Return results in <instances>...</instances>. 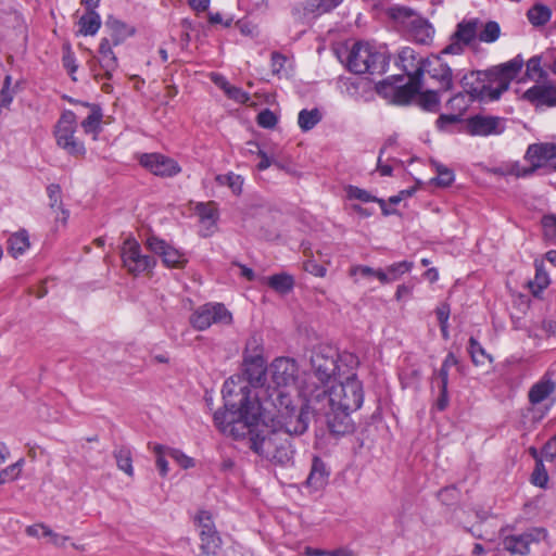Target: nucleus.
I'll return each mask as SVG.
<instances>
[{
	"label": "nucleus",
	"instance_id": "nucleus-21",
	"mask_svg": "<svg viewBox=\"0 0 556 556\" xmlns=\"http://www.w3.org/2000/svg\"><path fill=\"white\" fill-rule=\"evenodd\" d=\"M399 61L408 78H422L425 59H418L413 49L404 48L399 54Z\"/></svg>",
	"mask_w": 556,
	"mask_h": 556
},
{
	"label": "nucleus",
	"instance_id": "nucleus-28",
	"mask_svg": "<svg viewBox=\"0 0 556 556\" xmlns=\"http://www.w3.org/2000/svg\"><path fill=\"white\" fill-rule=\"evenodd\" d=\"M555 390V383L549 379H542L529 390L528 397L531 404L536 405L546 400Z\"/></svg>",
	"mask_w": 556,
	"mask_h": 556
},
{
	"label": "nucleus",
	"instance_id": "nucleus-1",
	"mask_svg": "<svg viewBox=\"0 0 556 556\" xmlns=\"http://www.w3.org/2000/svg\"><path fill=\"white\" fill-rule=\"evenodd\" d=\"M235 379L223 386L225 410L214 414V422L226 435L240 439L254 420L269 424L289 435H301L308 427V413L289 391L262 388L252 394L248 386L235 391Z\"/></svg>",
	"mask_w": 556,
	"mask_h": 556
},
{
	"label": "nucleus",
	"instance_id": "nucleus-26",
	"mask_svg": "<svg viewBox=\"0 0 556 556\" xmlns=\"http://www.w3.org/2000/svg\"><path fill=\"white\" fill-rule=\"evenodd\" d=\"M328 475L325 463L319 457H314L306 483L314 490H319L326 484Z\"/></svg>",
	"mask_w": 556,
	"mask_h": 556
},
{
	"label": "nucleus",
	"instance_id": "nucleus-58",
	"mask_svg": "<svg viewBox=\"0 0 556 556\" xmlns=\"http://www.w3.org/2000/svg\"><path fill=\"white\" fill-rule=\"evenodd\" d=\"M304 270L316 276V277H325L327 273V268L324 265L318 264L314 260H308L303 264Z\"/></svg>",
	"mask_w": 556,
	"mask_h": 556
},
{
	"label": "nucleus",
	"instance_id": "nucleus-30",
	"mask_svg": "<svg viewBox=\"0 0 556 556\" xmlns=\"http://www.w3.org/2000/svg\"><path fill=\"white\" fill-rule=\"evenodd\" d=\"M29 247V237L24 229L13 233L8 240V252L15 258L24 254Z\"/></svg>",
	"mask_w": 556,
	"mask_h": 556
},
{
	"label": "nucleus",
	"instance_id": "nucleus-49",
	"mask_svg": "<svg viewBox=\"0 0 556 556\" xmlns=\"http://www.w3.org/2000/svg\"><path fill=\"white\" fill-rule=\"evenodd\" d=\"M531 482L540 488H545L548 482V475L542 463H536L531 475Z\"/></svg>",
	"mask_w": 556,
	"mask_h": 556
},
{
	"label": "nucleus",
	"instance_id": "nucleus-56",
	"mask_svg": "<svg viewBox=\"0 0 556 556\" xmlns=\"http://www.w3.org/2000/svg\"><path fill=\"white\" fill-rule=\"evenodd\" d=\"M467 45L463 42L460 39L455 38V35L452 36L450 45H447L443 50V54H460L463 53L465 47Z\"/></svg>",
	"mask_w": 556,
	"mask_h": 556
},
{
	"label": "nucleus",
	"instance_id": "nucleus-61",
	"mask_svg": "<svg viewBox=\"0 0 556 556\" xmlns=\"http://www.w3.org/2000/svg\"><path fill=\"white\" fill-rule=\"evenodd\" d=\"M287 58L279 52L271 53V72L273 74H279L285 67Z\"/></svg>",
	"mask_w": 556,
	"mask_h": 556
},
{
	"label": "nucleus",
	"instance_id": "nucleus-57",
	"mask_svg": "<svg viewBox=\"0 0 556 556\" xmlns=\"http://www.w3.org/2000/svg\"><path fill=\"white\" fill-rule=\"evenodd\" d=\"M11 85V76L7 75L4 78V84L2 87V90L0 92V106L9 108L13 100V96L11 91L9 90Z\"/></svg>",
	"mask_w": 556,
	"mask_h": 556
},
{
	"label": "nucleus",
	"instance_id": "nucleus-35",
	"mask_svg": "<svg viewBox=\"0 0 556 556\" xmlns=\"http://www.w3.org/2000/svg\"><path fill=\"white\" fill-rule=\"evenodd\" d=\"M268 286L279 293H288L294 286V280L287 274H277L268 278Z\"/></svg>",
	"mask_w": 556,
	"mask_h": 556
},
{
	"label": "nucleus",
	"instance_id": "nucleus-42",
	"mask_svg": "<svg viewBox=\"0 0 556 556\" xmlns=\"http://www.w3.org/2000/svg\"><path fill=\"white\" fill-rule=\"evenodd\" d=\"M501 34V28L498 23L494 21H490L485 23L478 34V38L482 42L491 43L498 39Z\"/></svg>",
	"mask_w": 556,
	"mask_h": 556
},
{
	"label": "nucleus",
	"instance_id": "nucleus-3",
	"mask_svg": "<svg viewBox=\"0 0 556 556\" xmlns=\"http://www.w3.org/2000/svg\"><path fill=\"white\" fill-rule=\"evenodd\" d=\"M338 383L331 386L329 390H316L303 395L309 403H327L328 407H336L345 410H357L364 401L363 384L357 379L355 370L337 379Z\"/></svg>",
	"mask_w": 556,
	"mask_h": 556
},
{
	"label": "nucleus",
	"instance_id": "nucleus-5",
	"mask_svg": "<svg viewBox=\"0 0 556 556\" xmlns=\"http://www.w3.org/2000/svg\"><path fill=\"white\" fill-rule=\"evenodd\" d=\"M523 66V59L515 56L506 63L495 66L483 74L481 81L471 87L470 94L481 101L497 100L509 87L510 81Z\"/></svg>",
	"mask_w": 556,
	"mask_h": 556
},
{
	"label": "nucleus",
	"instance_id": "nucleus-47",
	"mask_svg": "<svg viewBox=\"0 0 556 556\" xmlns=\"http://www.w3.org/2000/svg\"><path fill=\"white\" fill-rule=\"evenodd\" d=\"M153 452L156 455V467L161 476L165 477L168 473V463L164 457V455L167 454V447L161 444H156L153 447Z\"/></svg>",
	"mask_w": 556,
	"mask_h": 556
},
{
	"label": "nucleus",
	"instance_id": "nucleus-9",
	"mask_svg": "<svg viewBox=\"0 0 556 556\" xmlns=\"http://www.w3.org/2000/svg\"><path fill=\"white\" fill-rule=\"evenodd\" d=\"M121 257L124 268L132 276L149 273L156 264L154 257L142 254L140 244L132 237L124 241Z\"/></svg>",
	"mask_w": 556,
	"mask_h": 556
},
{
	"label": "nucleus",
	"instance_id": "nucleus-53",
	"mask_svg": "<svg viewBox=\"0 0 556 556\" xmlns=\"http://www.w3.org/2000/svg\"><path fill=\"white\" fill-rule=\"evenodd\" d=\"M224 92L227 94V97L229 99H232V100L237 101L238 103H247L250 100L249 93L243 91L239 87H235V86L230 85L229 87H227V89Z\"/></svg>",
	"mask_w": 556,
	"mask_h": 556
},
{
	"label": "nucleus",
	"instance_id": "nucleus-60",
	"mask_svg": "<svg viewBox=\"0 0 556 556\" xmlns=\"http://www.w3.org/2000/svg\"><path fill=\"white\" fill-rule=\"evenodd\" d=\"M248 144L256 148V154L261 157V161L257 164V169L258 170L267 169L273 164V161L268 157V155L263 150L260 149L257 143L249 142Z\"/></svg>",
	"mask_w": 556,
	"mask_h": 556
},
{
	"label": "nucleus",
	"instance_id": "nucleus-25",
	"mask_svg": "<svg viewBox=\"0 0 556 556\" xmlns=\"http://www.w3.org/2000/svg\"><path fill=\"white\" fill-rule=\"evenodd\" d=\"M105 27L110 30L113 39V45H121L126 38L134 34V28L123 23L122 21L110 15L105 21Z\"/></svg>",
	"mask_w": 556,
	"mask_h": 556
},
{
	"label": "nucleus",
	"instance_id": "nucleus-16",
	"mask_svg": "<svg viewBox=\"0 0 556 556\" xmlns=\"http://www.w3.org/2000/svg\"><path fill=\"white\" fill-rule=\"evenodd\" d=\"M317 404L319 405L317 409L326 415L329 430L333 434L343 435L353 431L354 425L350 417L353 410L328 407L327 403Z\"/></svg>",
	"mask_w": 556,
	"mask_h": 556
},
{
	"label": "nucleus",
	"instance_id": "nucleus-51",
	"mask_svg": "<svg viewBox=\"0 0 556 556\" xmlns=\"http://www.w3.org/2000/svg\"><path fill=\"white\" fill-rule=\"evenodd\" d=\"M195 520L198 521L199 527H200V534H207V533L215 532L212 517L207 511H204V510L199 511V514L195 517Z\"/></svg>",
	"mask_w": 556,
	"mask_h": 556
},
{
	"label": "nucleus",
	"instance_id": "nucleus-38",
	"mask_svg": "<svg viewBox=\"0 0 556 556\" xmlns=\"http://www.w3.org/2000/svg\"><path fill=\"white\" fill-rule=\"evenodd\" d=\"M469 353L475 365H484L486 362L492 363V356L485 352L481 344L471 337L469 339Z\"/></svg>",
	"mask_w": 556,
	"mask_h": 556
},
{
	"label": "nucleus",
	"instance_id": "nucleus-23",
	"mask_svg": "<svg viewBox=\"0 0 556 556\" xmlns=\"http://www.w3.org/2000/svg\"><path fill=\"white\" fill-rule=\"evenodd\" d=\"M424 88L422 78H409V80L394 90V102L397 104H407L419 94Z\"/></svg>",
	"mask_w": 556,
	"mask_h": 556
},
{
	"label": "nucleus",
	"instance_id": "nucleus-15",
	"mask_svg": "<svg viewBox=\"0 0 556 556\" xmlns=\"http://www.w3.org/2000/svg\"><path fill=\"white\" fill-rule=\"evenodd\" d=\"M139 163L153 175L161 177H173L181 172L180 166L175 160L160 153L142 154Z\"/></svg>",
	"mask_w": 556,
	"mask_h": 556
},
{
	"label": "nucleus",
	"instance_id": "nucleus-4",
	"mask_svg": "<svg viewBox=\"0 0 556 556\" xmlns=\"http://www.w3.org/2000/svg\"><path fill=\"white\" fill-rule=\"evenodd\" d=\"M311 365L315 376L321 383L341 379L359 365L358 357L350 352L339 353L330 345H319L312 354Z\"/></svg>",
	"mask_w": 556,
	"mask_h": 556
},
{
	"label": "nucleus",
	"instance_id": "nucleus-19",
	"mask_svg": "<svg viewBox=\"0 0 556 556\" xmlns=\"http://www.w3.org/2000/svg\"><path fill=\"white\" fill-rule=\"evenodd\" d=\"M468 132L473 136L498 135L504 126L500 117L477 115L468 119Z\"/></svg>",
	"mask_w": 556,
	"mask_h": 556
},
{
	"label": "nucleus",
	"instance_id": "nucleus-29",
	"mask_svg": "<svg viewBox=\"0 0 556 556\" xmlns=\"http://www.w3.org/2000/svg\"><path fill=\"white\" fill-rule=\"evenodd\" d=\"M479 26L480 21L478 18L462 21L457 24L456 31L453 35L468 46L478 36Z\"/></svg>",
	"mask_w": 556,
	"mask_h": 556
},
{
	"label": "nucleus",
	"instance_id": "nucleus-27",
	"mask_svg": "<svg viewBox=\"0 0 556 556\" xmlns=\"http://www.w3.org/2000/svg\"><path fill=\"white\" fill-rule=\"evenodd\" d=\"M78 34L94 36L101 27V17L94 9H86V13L78 21Z\"/></svg>",
	"mask_w": 556,
	"mask_h": 556
},
{
	"label": "nucleus",
	"instance_id": "nucleus-44",
	"mask_svg": "<svg viewBox=\"0 0 556 556\" xmlns=\"http://www.w3.org/2000/svg\"><path fill=\"white\" fill-rule=\"evenodd\" d=\"M23 466H24V458H20L16 463L2 469L0 471V484H4L9 481L16 480L22 472Z\"/></svg>",
	"mask_w": 556,
	"mask_h": 556
},
{
	"label": "nucleus",
	"instance_id": "nucleus-32",
	"mask_svg": "<svg viewBox=\"0 0 556 556\" xmlns=\"http://www.w3.org/2000/svg\"><path fill=\"white\" fill-rule=\"evenodd\" d=\"M116 460V466L119 470L124 471L127 476H134L132 455L130 448L126 446L116 447L113 452Z\"/></svg>",
	"mask_w": 556,
	"mask_h": 556
},
{
	"label": "nucleus",
	"instance_id": "nucleus-8",
	"mask_svg": "<svg viewBox=\"0 0 556 556\" xmlns=\"http://www.w3.org/2000/svg\"><path fill=\"white\" fill-rule=\"evenodd\" d=\"M77 128V117L72 111H65L54 130L56 143L73 156H83L86 153L85 146L75 137Z\"/></svg>",
	"mask_w": 556,
	"mask_h": 556
},
{
	"label": "nucleus",
	"instance_id": "nucleus-63",
	"mask_svg": "<svg viewBox=\"0 0 556 556\" xmlns=\"http://www.w3.org/2000/svg\"><path fill=\"white\" fill-rule=\"evenodd\" d=\"M448 368H444L441 366L440 370L437 372L434 377V381L438 384L439 389L447 388L448 386Z\"/></svg>",
	"mask_w": 556,
	"mask_h": 556
},
{
	"label": "nucleus",
	"instance_id": "nucleus-14",
	"mask_svg": "<svg viewBox=\"0 0 556 556\" xmlns=\"http://www.w3.org/2000/svg\"><path fill=\"white\" fill-rule=\"evenodd\" d=\"M146 247L149 251L160 256L166 267L180 268L187 263V258L182 252L159 237H148Z\"/></svg>",
	"mask_w": 556,
	"mask_h": 556
},
{
	"label": "nucleus",
	"instance_id": "nucleus-2",
	"mask_svg": "<svg viewBox=\"0 0 556 556\" xmlns=\"http://www.w3.org/2000/svg\"><path fill=\"white\" fill-rule=\"evenodd\" d=\"M245 437H249L250 447L254 453L275 464L287 465L293 458L291 435L269 427V424L254 420L249 431L244 432L240 439Z\"/></svg>",
	"mask_w": 556,
	"mask_h": 556
},
{
	"label": "nucleus",
	"instance_id": "nucleus-13",
	"mask_svg": "<svg viewBox=\"0 0 556 556\" xmlns=\"http://www.w3.org/2000/svg\"><path fill=\"white\" fill-rule=\"evenodd\" d=\"M556 159V144L551 142L533 143L527 149L525 160L529 167L517 172L518 176H528L538 168L544 166L548 161Z\"/></svg>",
	"mask_w": 556,
	"mask_h": 556
},
{
	"label": "nucleus",
	"instance_id": "nucleus-50",
	"mask_svg": "<svg viewBox=\"0 0 556 556\" xmlns=\"http://www.w3.org/2000/svg\"><path fill=\"white\" fill-rule=\"evenodd\" d=\"M167 455H169L184 469H188L194 466L193 459L185 455L179 450L167 447Z\"/></svg>",
	"mask_w": 556,
	"mask_h": 556
},
{
	"label": "nucleus",
	"instance_id": "nucleus-64",
	"mask_svg": "<svg viewBox=\"0 0 556 556\" xmlns=\"http://www.w3.org/2000/svg\"><path fill=\"white\" fill-rule=\"evenodd\" d=\"M546 458L553 459L556 457V435L553 437L543 448Z\"/></svg>",
	"mask_w": 556,
	"mask_h": 556
},
{
	"label": "nucleus",
	"instance_id": "nucleus-62",
	"mask_svg": "<svg viewBox=\"0 0 556 556\" xmlns=\"http://www.w3.org/2000/svg\"><path fill=\"white\" fill-rule=\"evenodd\" d=\"M435 313H437L438 320L440 323V327L441 328H446L447 327L448 317H450V306H448V304H446V303L441 304L440 306L437 307Z\"/></svg>",
	"mask_w": 556,
	"mask_h": 556
},
{
	"label": "nucleus",
	"instance_id": "nucleus-17",
	"mask_svg": "<svg viewBox=\"0 0 556 556\" xmlns=\"http://www.w3.org/2000/svg\"><path fill=\"white\" fill-rule=\"evenodd\" d=\"M422 76L428 74L430 78L439 84L438 89L443 91L452 90L453 88V74L451 67L442 62L440 56L425 59L421 67Z\"/></svg>",
	"mask_w": 556,
	"mask_h": 556
},
{
	"label": "nucleus",
	"instance_id": "nucleus-52",
	"mask_svg": "<svg viewBox=\"0 0 556 556\" xmlns=\"http://www.w3.org/2000/svg\"><path fill=\"white\" fill-rule=\"evenodd\" d=\"M278 118L269 109H265L257 115V124L263 128H273L276 126Z\"/></svg>",
	"mask_w": 556,
	"mask_h": 556
},
{
	"label": "nucleus",
	"instance_id": "nucleus-41",
	"mask_svg": "<svg viewBox=\"0 0 556 556\" xmlns=\"http://www.w3.org/2000/svg\"><path fill=\"white\" fill-rule=\"evenodd\" d=\"M215 180L220 186H228L235 194H240L242 191L243 179L239 175L233 173L217 175Z\"/></svg>",
	"mask_w": 556,
	"mask_h": 556
},
{
	"label": "nucleus",
	"instance_id": "nucleus-6",
	"mask_svg": "<svg viewBox=\"0 0 556 556\" xmlns=\"http://www.w3.org/2000/svg\"><path fill=\"white\" fill-rule=\"evenodd\" d=\"M348 68L355 74H383L388 60L383 52L367 42H356L346 58Z\"/></svg>",
	"mask_w": 556,
	"mask_h": 556
},
{
	"label": "nucleus",
	"instance_id": "nucleus-46",
	"mask_svg": "<svg viewBox=\"0 0 556 556\" xmlns=\"http://www.w3.org/2000/svg\"><path fill=\"white\" fill-rule=\"evenodd\" d=\"M437 173V177L432 179L435 185L441 187H448L454 181V173L450 168L443 165H438Z\"/></svg>",
	"mask_w": 556,
	"mask_h": 556
},
{
	"label": "nucleus",
	"instance_id": "nucleus-22",
	"mask_svg": "<svg viewBox=\"0 0 556 556\" xmlns=\"http://www.w3.org/2000/svg\"><path fill=\"white\" fill-rule=\"evenodd\" d=\"M244 374L250 382H260L265 374V359L257 353L243 354Z\"/></svg>",
	"mask_w": 556,
	"mask_h": 556
},
{
	"label": "nucleus",
	"instance_id": "nucleus-20",
	"mask_svg": "<svg viewBox=\"0 0 556 556\" xmlns=\"http://www.w3.org/2000/svg\"><path fill=\"white\" fill-rule=\"evenodd\" d=\"M552 70L556 74V58ZM523 98L536 105L556 106V85H534L523 93Z\"/></svg>",
	"mask_w": 556,
	"mask_h": 556
},
{
	"label": "nucleus",
	"instance_id": "nucleus-24",
	"mask_svg": "<svg viewBox=\"0 0 556 556\" xmlns=\"http://www.w3.org/2000/svg\"><path fill=\"white\" fill-rule=\"evenodd\" d=\"M81 106L89 110L87 117L81 122L86 134H93L94 138L101 131L102 110L96 104L81 103Z\"/></svg>",
	"mask_w": 556,
	"mask_h": 556
},
{
	"label": "nucleus",
	"instance_id": "nucleus-59",
	"mask_svg": "<svg viewBox=\"0 0 556 556\" xmlns=\"http://www.w3.org/2000/svg\"><path fill=\"white\" fill-rule=\"evenodd\" d=\"M257 353L258 355H263L262 340L257 336H252L245 344V349L243 354H253Z\"/></svg>",
	"mask_w": 556,
	"mask_h": 556
},
{
	"label": "nucleus",
	"instance_id": "nucleus-12",
	"mask_svg": "<svg viewBox=\"0 0 556 556\" xmlns=\"http://www.w3.org/2000/svg\"><path fill=\"white\" fill-rule=\"evenodd\" d=\"M273 388L288 391L295 386L299 376L298 363L290 357H277L269 366Z\"/></svg>",
	"mask_w": 556,
	"mask_h": 556
},
{
	"label": "nucleus",
	"instance_id": "nucleus-43",
	"mask_svg": "<svg viewBox=\"0 0 556 556\" xmlns=\"http://www.w3.org/2000/svg\"><path fill=\"white\" fill-rule=\"evenodd\" d=\"M201 549L205 555H214L220 545V539L216 532L200 534Z\"/></svg>",
	"mask_w": 556,
	"mask_h": 556
},
{
	"label": "nucleus",
	"instance_id": "nucleus-40",
	"mask_svg": "<svg viewBox=\"0 0 556 556\" xmlns=\"http://www.w3.org/2000/svg\"><path fill=\"white\" fill-rule=\"evenodd\" d=\"M444 92L443 90H426L419 92L418 103L427 111H435L440 104L439 93Z\"/></svg>",
	"mask_w": 556,
	"mask_h": 556
},
{
	"label": "nucleus",
	"instance_id": "nucleus-34",
	"mask_svg": "<svg viewBox=\"0 0 556 556\" xmlns=\"http://www.w3.org/2000/svg\"><path fill=\"white\" fill-rule=\"evenodd\" d=\"M47 193L50 200L49 206L54 212L60 211L62 214V222L66 223L68 212L62 207V191L61 187L55 184H51L47 187Z\"/></svg>",
	"mask_w": 556,
	"mask_h": 556
},
{
	"label": "nucleus",
	"instance_id": "nucleus-33",
	"mask_svg": "<svg viewBox=\"0 0 556 556\" xmlns=\"http://www.w3.org/2000/svg\"><path fill=\"white\" fill-rule=\"evenodd\" d=\"M349 276L353 278L354 282H358V276L366 279L377 278L380 282H384L387 280L382 269H374L365 265L351 266L349 269Z\"/></svg>",
	"mask_w": 556,
	"mask_h": 556
},
{
	"label": "nucleus",
	"instance_id": "nucleus-48",
	"mask_svg": "<svg viewBox=\"0 0 556 556\" xmlns=\"http://www.w3.org/2000/svg\"><path fill=\"white\" fill-rule=\"evenodd\" d=\"M348 198L351 200H359L362 202H375L377 200L376 197L371 195L368 191L361 189L355 186H349L346 188Z\"/></svg>",
	"mask_w": 556,
	"mask_h": 556
},
{
	"label": "nucleus",
	"instance_id": "nucleus-11",
	"mask_svg": "<svg viewBox=\"0 0 556 556\" xmlns=\"http://www.w3.org/2000/svg\"><path fill=\"white\" fill-rule=\"evenodd\" d=\"M99 55H92L88 61V65L96 80L112 79L113 73L118 67V60L112 50L110 40L102 38L100 41Z\"/></svg>",
	"mask_w": 556,
	"mask_h": 556
},
{
	"label": "nucleus",
	"instance_id": "nucleus-18",
	"mask_svg": "<svg viewBox=\"0 0 556 556\" xmlns=\"http://www.w3.org/2000/svg\"><path fill=\"white\" fill-rule=\"evenodd\" d=\"M546 532L543 529H535L532 532H526L519 535H510L504 539V548L511 554L526 555L530 551V544L545 538Z\"/></svg>",
	"mask_w": 556,
	"mask_h": 556
},
{
	"label": "nucleus",
	"instance_id": "nucleus-31",
	"mask_svg": "<svg viewBox=\"0 0 556 556\" xmlns=\"http://www.w3.org/2000/svg\"><path fill=\"white\" fill-rule=\"evenodd\" d=\"M195 212L201 224L206 228V230L212 231V228L215 226L218 217L216 204L214 202L199 203L195 206Z\"/></svg>",
	"mask_w": 556,
	"mask_h": 556
},
{
	"label": "nucleus",
	"instance_id": "nucleus-10",
	"mask_svg": "<svg viewBox=\"0 0 556 556\" xmlns=\"http://www.w3.org/2000/svg\"><path fill=\"white\" fill-rule=\"evenodd\" d=\"M231 321V313L220 303L204 304L190 317L192 327L199 331L207 329L213 324L230 325Z\"/></svg>",
	"mask_w": 556,
	"mask_h": 556
},
{
	"label": "nucleus",
	"instance_id": "nucleus-54",
	"mask_svg": "<svg viewBox=\"0 0 556 556\" xmlns=\"http://www.w3.org/2000/svg\"><path fill=\"white\" fill-rule=\"evenodd\" d=\"M43 536L48 538L49 542L55 547H64L65 543L70 541V536L56 533L50 528L43 530Z\"/></svg>",
	"mask_w": 556,
	"mask_h": 556
},
{
	"label": "nucleus",
	"instance_id": "nucleus-55",
	"mask_svg": "<svg viewBox=\"0 0 556 556\" xmlns=\"http://www.w3.org/2000/svg\"><path fill=\"white\" fill-rule=\"evenodd\" d=\"M542 226L546 238L556 239V216H544L542 219Z\"/></svg>",
	"mask_w": 556,
	"mask_h": 556
},
{
	"label": "nucleus",
	"instance_id": "nucleus-7",
	"mask_svg": "<svg viewBox=\"0 0 556 556\" xmlns=\"http://www.w3.org/2000/svg\"><path fill=\"white\" fill-rule=\"evenodd\" d=\"M389 16L402 27L417 43L428 45L434 30L431 24L414 10L406 7H392L388 11Z\"/></svg>",
	"mask_w": 556,
	"mask_h": 556
},
{
	"label": "nucleus",
	"instance_id": "nucleus-37",
	"mask_svg": "<svg viewBox=\"0 0 556 556\" xmlns=\"http://www.w3.org/2000/svg\"><path fill=\"white\" fill-rule=\"evenodd\" d=\"M551 15V9L543 4H535L528 11V18L535 26L545 25L549 21Z\"/></svg>",
	"mask_w": 556,
	"mask_h": 556
},
{
	"label": "nucleus",
	"instance_id": "nucleus-45",
	"mask_svg": "<svg viewBox=\"0 0 556 556\" xmlns=\"http://www.w3.org/2000/svg\"><path fill=\"white\" fill-rule=\"evenodd\" d=\"M526 74L531 80L539 81L546 76L545 71L541 66V58L535 55L527 62Z\"/></svg>",
	"mask_w": 556,
	"mask_h": 556
},
{
	"label": "nucleus",
	"instance_id": "nucleus-39",
	"mask_svg": "<svg viewBox=\"0 0 556 556\" xmlns=\"http://www.w3.org/2000/svg\"><path fill=\"white\" fill-rule=\"evenodd\" d=\"M321 118V114L317 109L302 110L299 113L298 124L304 131L311 130Z\"/></svg>",
	"mask_w": 556,
	"mask_h": 556
},
{
	"label": "nucleus",
	"instance_id": "nucleus-36",
	"mask_svg": "<svg viewBox=\"0 0 556 556\" xmlns=\"http://www.w3.org/2000/svg\"><path fill=\"white\" fill-rule=\"evenodd\" d=\"M413 268V263L407 261H402L399 263H394L389 265L383 271L387 280L383 283H389L397 280L402 275L410 271Z\"/></svg>",
	"mask_w": 556,
	"mask_h": 556
}]
</instances>
